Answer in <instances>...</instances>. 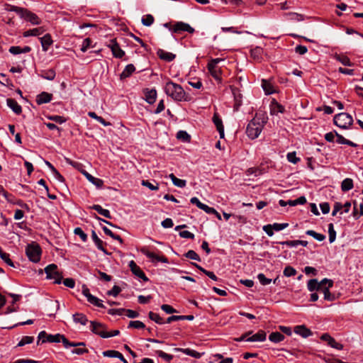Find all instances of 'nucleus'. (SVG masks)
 Here are the masks:
<instances>
[{
    "instance_id": "de8ad7c7",
    "label": "nucleus",
    "mask_w": 363,
    "mask_h": 363,
    "mask_svg": "<svg viewBox=\"0 0 363 363\" xmlns=\"http://www.w3.org/2000/svg\"><path fill=\"white\" fill-rule=\"evenodd\" d=\"M150 319L155 321L157 324H163L164 321L159 314L150 311L148 314Z\"/></svg>"
},
{
    "instance_id": "9d476101",
    "label": "nucleus",
    "mask_w": 363,
    "mask_h": 363,
    "mask_svg": "<svg viewBox=\"0 0 363 363\" xmlns=\"http://www.w3.org/2000/svg\"><path fill=\"white\" fill-rule=\"evenodd\" d=\"M107 46L111 50L113 55L116 58H122L125 52L121 49L116 39H111Z\"/></svg>"
},
{
    "instance_id": "5701e85b",
    "label": "nucleus",
    "mask_w": 363,
    "mask_h": 363,
    "mask_svg": "<svg viewBox=\"0 0 363 363\" xmlns=\"http://www.w3.org/2000/svg\"><path fill=\"white\" fill-rule=\"evenodd\" d=\"M157 55L160 59L165 60L167 62L172 61L176 55L172 52H166L163 50H159L157 52Z\"/></svg>"
},
{
    "instance_id": "c85d7f7f",
    "label": "nucleus",
    "mask_w": 363,
    "mask_h": 363,
    "mask_svg": "<svg viewBox=\"0 0 363 363\" xmlns=\"http://www.w3.org/2000/svg\"><path fill=\"white\" fill-rule=\"evenodd\" d=\"M335 136L337 137V143L339 144H345L351 147H357V145L354 143L352 141L345 139L342 135L339 134L337 131H335Z\"/></svg>"
},
{
    "instance_id": "cd10ccee",
    "label": "nucleus",
    "mask_w": 363,
    "mask_h": 363,
    "mask_svg": "<svg viewBox=\"0 0 363 363\" xmlns=\"http://www.w3.org/2000/svg\"><path fill=\"white\" fill-rule=\"evenodd\" d=\"M44 32V30L42 27L35 28L33 29H30L23 33L24 37H30V36H38Z\"/></svg>"
},
{
    "instance_id": "c756f323",
    "label": "nucleus",
    "mask_w": 363,
    "mask_h": 363,
    "mask_svg": "<svg viewBox=\"0 0 363 363\" xmlns=\"http://www.w3.org/2000/svg\"><path fill=\"white\" fill-rule=\"evenodd\" d=\"M284 16L291 21H302L304 20V16L298 13L289 12L284 13Z\"/></svg>"
},
{
    "instance_id": "c9c22d12",
    "label": "nucleus",
    "mask_w": 363,
    "mask_h": 363,
    "mask_svg": "<svg viewBox=\"0 0 363 363\" xmlns=\"http://www.w3.org/2000/svg\"><path fill=\"white\" fill-rule=\"evenodd\" d=\"M91 208L96 211L100 215L104 216L107 218H111V213L110 211L107 209L103 208L100 205H94Z\"/></svg>"
},
{
    "instance_id": "f03ea898",
    "label": "nucleus",
    "mask_w": 363,
    "mask_h": 363,
    "mask_svg": "<svg viewBox=\"0 0 363 363\" xmlns=\"http://www.w3.org/2000/svg\"><path fill=\"white\" fill-rule=\"evenodd\" d=\"M165 94L176 101H186L189 100L188 96L182 88L178 84L172 81H168L164 87Z\"/></svg>"
},
{
    "instance_id": "dca6fc26",
    "label": "nucleus",
    "mask_w": 363,
    "mask_h": 363,
    "mask_svg": "<svg viewBox=\"0 0 363 363\" xmlns=\"http://www.w3.org/2000/svg\"><path fill=\"white\" fill-rule=\"evenodd\" d=\"M331 287H333V286H330L329 283H327L323 285L320 291L324 294V299L329 301H333L335 299V296L330 292Z\"/></svg>"
},
{
    "instance_id": "09e8293b",
    "label": "nucleus",
    "mask_w": 363,
    "mask_h": 363,
    "mask_svg": "<svg viewBox=\"0 0 363 363\" xmlns=\"http://www.w3.org/2000/svg\"><path fill=\"white\" fill-rule=\"evenodd\" d=\"M296 270L294 267L287 266L284 268L283 274L285 277H289L296 275Z\"/></svg>"
},
{
    "instance_id": "6e6552de",
    "label": "nucleus",
    "mask_w": 363,
    "mask_h": 363,
    "mask_svg": "<svg viewBox=\"0 0 363 363\" xmlns=\"http://www.w3.org/2000/svg\"><path fill=\"white\" fill-rule=\"evenodd\" d=\"M140 251L144 255L150 259L152 262H161L164 263H168V259L164 256H160L152 252H150L146 247H143L140 248Z\"/></svg>"
},
{
    "instance_id": "13d9d810",
    "label": "nucleus",
    "mask_w": 363,
    "mask_h": 363,
    "mask_svg": "<svg viewBox=\"0 0 363 363\" xmlns=\"http://www.w3.org/2000/svg\"><path fill=\"white\" fill-rule=\"evenodd\" d=\"M177 138L182 139L184 141L190 140V135L186 131L184 130H179L177 134Z\"/></svg>"
},
{
    "instance_id": "58836bf2",
    "label": "nucleus",
    "mask_w": 363,
    "mask_h": 363,
    "mask_svg": "<svg viewBox=\"0 0 363 363\" xmlns=\"http://www.w3.org/2000/svg\"><path fill=\"white\" fill-rule=\"evenodd\" d=\"M102 229L104 232V233L110 237H111L113 239L118 240L121 244L123 243V239L121 238L120 235L114 234L109 228H108L106 226L102 227Z\"/></svg>"
},
{
    "instance_id": "393cba45",
    "label": "nucleus",
    "mask_w": 363,
    "mask_h": 363,
    "mask_svg": "<svg viewBox=\"0 0 363 363\" xmlns=\"http://www.w3.org/2000/svg\"><path fill=\"white\" fill-rule=\"evenodd\" d=\"M63 338L65 337L63 335L56 334V335H48L47 336L46 340H43L42 342H60L63 343Z\"/></svg>"
},
{
    "instance_id": "b1692460",
    "label": "nucleus",
    "mask_w": 363,
    "mask_h": 363,
    "mask_svg": "<svg viewBox=\"0 0 363 363\" xmlns=\"http://www.w3.org/2000/svg\"><path fill=\"white\" fill-rule=\"evenodd\" d=\"M40 42L43 51H47L52 43V40L50 34H46L40 38Z\"/></svg>"
},
{
    "instance_id": "2f4dec72",
    "label": "nucleus",
    "mask_w": 363,
    "mask_h": 363,
    "mask_svg": "<svg viewBox=\"0 0 363 363\" xmlns=\"http://www.w3.org/2000/svg\"><path fill=\"white\" fill-rule=\"evenodd\" d=\"M135 70V68L133 64H129L125 66V69L121 74V78L125 79L130 77Z\"/></svg>"
},
{
    "instance_id": "ddd939ff",
    "label": "nucleus",
    "mask_w": 363,
    "mask_h": 363,
    "mask_svg": "<svg viewBox=\"0 0 363 363\" xmlns=\"http://www.w3.org/2000/svg\"><path fill=\"white\" fill-rule=\"evenodd\" d=\"M128 265H129V267H130L132 273L135 276L140 278L144 281H148V278L146 277L145 273L143 272V270L137 265V264L133 260H131L129 262Z\"/></svg>"
},
{
    "instance_id": "7c9ffc66",
    "label": "nucleus",
    "mask_w": 363,
    "mask_h": 363,
    "mask_svg": "<svg viewBox=\"0 0 363 363\" xmlns=\"http://www.w3.org/2000/svg\"><path fill=\"white\" fill-rule=\"evenodd\" d=\"M353 187V180L350 178L345 179L341 183V189L344 192L351 190Z\"/></svg>"
},
{
    "instance_id": "79ce46f5",
    "label": "nucleus",
    "mask_w": 363,
    "mask_h": 363,
    "mask_svg": "<svg viewBox=\"0 0 363 363\" xmlns=\"http://www.w3.org/2000/svg\"><path fill=\"white\" fill-rule=\"evenodd\" d=\"M155 353L158 357L162 358L167 362H170L173 359V356L172 354H167L162 350H157Z\"/></svg>"
},
{
    "instance_id": "412c9836",
    "label": "nucleus",
    "mask_w": 363,
    "mask_h": 363,
    "mask_svg": "<svg viewBox=\"0 0 363 363\" xmlns=\"http://www.w3.org/2000/svg\"><path fill=\"white\" fill-rule=\"evenodd\" d=\"M52 95L51 94L44 91L37 96L36 102L39 105L43 104H46V103L50 102L52 100Z\"/></svg>"
},
{
    "instance_id": "a18cd8bd",
    "label": "nucleus",
    "mask_w": 363,
    "mask_h": 363,
    "mask_svg": "<svg viewBox=\"0 0 363 363\" xmlns=\"http://www.w3.org/2000/svg\"><path fill=\"white\" fill-rule=\"evenodd\" d=\"M154 22V17L151 14H147L142 18V23L145 26H150Z\"/></svg>"
},
{
    "instance_id": "8fccbe9b",
    "label": "nucleus",
    "mask_w": 363,
    "mask_h": 363,
    "mask_svg": "<svg viewBox=\"0 0 363 363\" xmlns=\"http://www.w3.org/2000/svg\"><path fill=\"white\" fill-rule=\"evenodd\" d=\"M34 338L31 336H24L22 337L21 341L18 343V347H22L27 344H30L33 342Z\"/></svg>"
},
{
    "instance_id": "aec40b11",
    "label": "nucleus",
    "mask_w": 363,
    "mask_h": 363,
    "mask_svg": "<svg viewBox=\"0 0 363 363\" xmlns=\"http://www.w3.org/2000/svg\"><path fill=\"white\" fill-rule=\"evenodd\" d=\"M294 332L304 338H306L312 335L311 331L305 325L296 326L294 328Z\"/></svg>"
},
{
    "instance_id": "864d4df0",
    "label": "nucleus",
    "mask_w": 363,
    "mask_h": 363,
    "mask_svg": "<svg viewBox=\"0 0 363 363\" xmlns=\"http://www.w3.org/2000/svg\"><path fill=\"white\" fill-rule=\"evenodd\" d=\"M257 279L259 281V282L261 283V284H262L264 286L268 285L272 282L271 279L267 278L265 277V275L262 273H260L257 275Z\"/></svg>"
},
{
    "instance_id": "680f3d73",
    "label": "nucleus",
    "mask_w": 363,
    "mask_h": 363,
    "mask_svg": "<svg viewBox=\"0 0 363 363\" xmlns=\"http://www.w3.org/2000/svg\"><path fill=\"white\" fill-rule=\"evenodd\" d=\"M284 107L277 102L274 104V106L272 108V113H284Z\"/></svg>"
},
{
    "instance_id": "1a4fd4ad",
    "label": "nucleus",
    "mask_w": 363,
    "mask_h": 363,
    "mask_svg": "<svg viewBox=\"0 0 363 363\" xmlns=\"http://www.w3.org/2000/svg\"><path fill=\"white\" fill-rule=\"evenodd\" d=\"M20 17L29 21L33 25H39L41 23L40 18L35 13H32L26 9H23Z\"/></svg>"
},
{
    "instance_id": "338daca9",
    "label": "nucleus",
    "mask_w": 363,
    "mask_h": 363,
    "mask_svg": "<svg viewBox=\"0 0 363 363\" xmlns=\"http://www.w3.org/2000/svg\"><path fill=\"white\" fill-rule=\"evenodd\" d=\"M161 309L168 314H172L177 312L174 308L167 304L162 305Z\"/></svg>"
},
{
    "instance_id": "72a5a7b5",
    "label": "nucleus",
    "mask_w": 363,
    "mask_h": 363,
    "mask_svg": "<svg viewBox=\"0 0 363 363\" xmlns=\"http://www.w3.org/2000/svg\"><path fill=\"white\" fill-rule=\"evenodd\" d=\"M91 238L97 248L104 252H106V250L103 247V241L97 236L94 230L91 232Z\"/></svg>"
},
{
    "instance_id": "bb28decb",
    "label": "nucleus",
    "mask_w": 363,
    "mask_h": 363,
    "mask_svg": "<svg viewBox=\"0 0 363 363\" xmlns=\"http://www.w3.org/2000/svg\"><path fill=\"white\" fill-rule=\"evenodd\" d=\"M73 320L75 323H80L82 325H85L88 323L86 316L79 313L73 315Z\"/></svg>"
},
{
    "instance_id": "2eb2a0df",
    "label": "nucleus",
    "mask_w": 363,
    "mask_h": 363,
    "mask_svg": "<svg viewBox=\"0 0 363 363\" xmlns=\"http://www.w3.org/2000/svg\"><path fill=\"white\" fill-rule=\"evenodd\" d=\"M82 172L85 176V177L89 180V182H90L91 184H93L99 189L102 188L104 185V181L102 179L93 177L91 174H90L86 171H82Z\"/></svg>"
},
{
    "instance_id": "49530a36",
    "label": "nucleus",
    "mask_w": 363,
    "mask_h": 363,
    "mask_svg": "<svg viewBox=\"0 0 363 363\" xmlns=\"http://www.w3.org/2000/svg\"><path fill=\"white\" fill-rule=\"evenodd\" d=\"M103 355L104 357H122V354L119 352L118 351L116 350H106L103 352Z\"/></svg>"
},
{
    "instance_id": "f257e3e1",
    "label": "nucleus",
    "mask_w": 363,
    "mask_h": 363,
    "mask_svg": "<svg viewBox=\"0 0 363 363\" xmlns=\"http://www.w3.org/2000/svg\"><path fill=\"white\" fill-rule=\"evenodd\" d=\"M267 119L262 114L255 115L247 126L246 134L249 138L254 140L259 137L267 123Z\"/></svg>"
},
{
    "instance_id": "f8f14e48",
    "label": "nucleus",
    "mask_w": 363,
    "mask_h": 363,
    "mask_svg": "<svg viewBox=\"0 0 363 363\" xmlns=\"http://www.w3.org/2000/svg\"><path fill=\"white\" fill-rule=\"evenodd\" d=\"M172 31L176 33L182 31H186L189 33H193L195 30L189 24L180 21L177 22L174 24V27L172 28Z\"/></svg>"
},
{
    "instance_id": "20e7f679",
    "label": "nucleus",
    "mask_w": 363,
    "mask_h": 363,
    "mask_svg": "<svg viewBox=\"0 0 363 363\" xmlns=\"http://www.w3.org/2000/svg\"><path fill=\"white\" fill-rule=\"evenodd\" d=\"M334 123L337 126L346 129L353 123L352 117L347 113H340L335 116Z\"/></svg>"
},
{
    "instance_id": "052dcab7",
    "label": "nucleus",
    "mask_w": 363,
    "mask_h": 363,
    "mask_svg": "<svg viewBox=\"0 0 363 363\" xmlns=\"http://www.w3.org/2000/svg\"><path fill=\"white\" fill-rule=\"evenodd\" d=\"M289 226V223H274V224H272V227L274 228L275 231H280Z\"/></svg>"
},
{
    "instance_id": "3c124183",
    "label": "nucleus",
    "mask_w": 363,
    "mask_h": 363,
    "mask_svg": "<svg viewBox=\"0 0 363 363\" xmlns=\"http://www.w3.org/2000/svg\"><path fill=\"white\" fill-rule=\"evenodd\" d=\"M145 324L140 320H131L129 323L128 328H134L137 329L145 328Z\"/></svg>"
},
{
    "instance_id": "a878e982",
    "label": "nucleus",
    "mask_w": 363,
    "mask_h": 363,
    "mask_svg": "<svg viewBox=\"0 0 363 363\" xmlns=\"http://www.w3.org/2000/svg\"><path fill=\"white\" fill-rule=\"evenodd\" d=\"M334 58L341 62L345 66L352 67L353 64L351 62L350 58L344 55L335 54Z\"/></svg>"
},
{
    "instance_id": "774afa93",
    "label": "nucleus",
    "mask_w": 363,
    "mask_h": 363,
    "mask_svg": "<svg viewBox=\"0 0 363 363\" xmlns=\"http://www.w3.org/2000/svg\"><path fill=\"white\" fill-rule=\"evenodd\" d=\"M303 271L306 275L312 274L315 276L318 274V270L313 267H306Z\"/></svg>"
},
{
    "instance_id": "e2e57ef3",
    "label": "nucleus",
    "mask_w": 363,
    "mask_h": 363,
    "mask_svg": "<svg viewBox=\"0 0 363 363\" xmlns=\"http://www.w3.org/2000/svg\"><path fill=\"white\" fill-rule=\"evenodd\" d=\"M262 52V50L260 48L257 47L255 49L251 50V56L255 59L259 60Z\"/></svg>"
},
{
    "instance_id": "4468645a",
    "label": "nucleus",
    "mask_w": 363,
    "mask_h": 363,
    "mask_svg": "<svg viewBox=\"0 0 363 363\" xmlns=\"http://www.w3.org/2000/svg\"><path fill=\"white\" fill-rule=\"evenodd\" d=\"M320 339L325 342H327L328 345L331 347L341 350L343 348V345L339 342H337L329 334L324 333L321 335Z\"/></svg>"
},
{
    "instance_id": "0eeeda50",
    "label": "nucleus",
    "mask_w": 363,
    "mask_h": 363,
    "mask_svg": "<svg viewBox=\"0 0 363 363\" xmlns=\"http://www.w3.org/2000/svg\"><path fill=\"white\" fill-rule=\"evenodd\" d=\"M329 283L330 286H333V281L331 279H323L322 281H318L316 279H310L307 284V288L310 291H320L323 284Z\"/></svg>"
},
{
    "instance_id": "4d7b16f0",
    "label": "nucleus",
    "mask_w": 363,
    "mask_h": 363,
    "mask_svg": "<svg viewBox=\"0 0 363 363\" xmlns=\"http://www.w3.org/2000/svg\"><path fill=\"white\" fill-rule=\"evenodd\" d=\"M75 235H79L82 241L85 242L87 240V235L82 230L81 228H76L74 230Z\"/></svg>"
},
{
    "instance_id": "a19ab883",
    "label": "nucleus",
    "mask_w": 363,
    "mask_h": 363,
    "mask_svg": "<svg viewBox=\"0 0 363 363\" xmlns=\"http://www.w3.org/2000/svg\"><path fill=\"white\" fill-rule=\"evenodd\" d=\"M306 233L310 236H312L313 238L318 241H323L325 239V236L324 235L318 233L313 230H308Z\"/></svg>"
},
{
    "instance_id": "473e14b6",
    "label": "nucleus",
    "mask_w": 363,
    "mask_h": 363,
    "mask_svg": "<svg viewBox=\"0 0 363 363\" xmlns=\"http://www.w3.org/2000/svg\"><path fill=\"white\" fill-rule=\"evenodd\" d=\"M169 177L171 179L173 184L176 186L183 188L186 186V182L184 179H178L174 174H170L169 175Z\"/></svg>"
},
{
    "instance_id": "37998d69",
    "label": "nucleus",
    "mask_w": 363,
    "mask_h": 363,
    "mask_svg": "<svg viewBox=\"0 0 363 363\" xmlns=\"http://www.w3.org/2000/svg\"><path fill=\"white\" fill-rule=\"evenodd\" d=\"M5 9L9 11H14L21 16L24 8L18 7L10 4H6Z\"/></svg>"
},
{
    "instance_id": "4c0bfd02",
    "label": "nucleus",
    "mask_w": 363,
    "mask_h": 363,
    "mask_svg": "<svg viewBox=\"0 0 363 363\" xmlns=\"http://www.w3.org/2000/svg\"><path fill=\"white\" fill-rule=\"evenodd\" d=\"M40 77L48 80H53L55 77V72L52 69L43 71Z\"/></svg>"
},
{
    "instance_id": "423d86ee",
    "label": "nucleus",
    "mask_w": 363,
    "mask_h": 363,
    "mask_svg": "<svg viewBox=\"0 0 363 363\" xmlns=\"http://www.w3.org/2000/svg\"><path fill=\"white\" fill-rule=\"evenodd\" d=\"M223 61L222 59L216 58L213 59L208 64V69L211 73V76L216 80L221 81V70L218 67V62Z\"/></svg>"
},
{
    "instance_id": "69168bd1",
    "label": "nucleus",
    "mask_w": 363,
    "mask_h": 363,
    "mask_svg": "<svg viewBox=\"0 0 363 363\" xmlns=\"http://www.w3.org/2000/svg\"><path fill=\"white\" fill-rule=\"evenodd\" d=\"M142 185L149 188L150 190H157L159 189L158 184L155 185L147 180H143Z\"/></svg>"
},
{
    "instance_id": "603ef678",
    "label": "nucleus",
    "mask_w": 363,
    "mask_h": 363,
    "mask_svg": "<svg viewBox=\"0 0 363 363\" xmlns=\"http://www.w3.org/2000/svg\"><path fill=\"white\" fill-rule=\"evenodd\" d=\"M289 162L296 164L300 161V158L296 157V152H289L286 155Z\"/></svg>"
},
{
    "instance_id": "ea45409f",
    "label": "nucleus",
    "mask_w": 363,
    "mask_h": 363,
    "mask_svg": "<svg viewBox=\"0 0 363 363\" xmlns=\"http://www.w3.org/2000/svg\"><path fill=\"white\" fill-rule=\"evenodd\" d=\"M87 301L96 306H98L99 308H104V304L101 303V301L99 300L98 298H96V296H93L92 294H89L88 296V298H87Z\"/></svg>"
},
{
    "instance_id": "bf43d9fd",
    "label": "nucleus",
    "mask_w": 363,
    "mask_h": 363,
    "mask_svg": "<svg viewBox=\"0 0 363 363\" xmlns=\"http://www.w3.org/2000/svg\"><path fill=\"white\" fill-rule=\"evenodd\" d=\"M213 121L217 129L224 128L221 118L216 113H215L213 117Z\"/></svg>"
},
{
    "instance_id": "0e129e2a",
    "label": "nucleus",
    "mask_w": 363,
    "mask_h": 363,
    "mask_svg": "<svg viewBox=\"0 0 363 363\" xmlns=\"http://www.w3.org/2000/svg\"><path fill=\"white\" fill-rule=\"evenodd\" d=\"M121 291V289L119 286L115 285L111 290L107 291V295L116 297L119 294Z\"/></svg>"
},
{
    "instance_id": "6e6d98bb",
    "label": "nucleus",
    "mask_w": 363,
    "mask_h": 363,
    "mask_svg": "<svg viewBox=\"0 0 363 363\" xmlns=\"http://www.w3.org/2000/svg\"><path fill=\"white\" fill-rule=\"evenodd\" d=\"M192 87L199 89L202 86V82L199 79H192L188 82Z\"/></svg>"
},
{
    "instance_id": "f3484780",
    "label": "nucleus",
    "mask_w": 363,
    "mask_h": 363,
    "mask_svg": "<svg viewBox=\"0 0 363 363\" xmlns=\"http://www.w3.org/2000/svg\"><path fill=\"white\" fill-rule=\"evenodd\" d=\"M7 106L17 115L22 112V108L18 103L13 99H6Z\"/></svg>"
},
{
    "instance_id": "9b49d317",
    "label": "nucleus",
    "mask_w": 363,
    "mask_h": 363,
    "mask_svg": "<svg viewBox=\"0 0 363 363\" xmlns=\"http://www.w3.org/2000/svg\"><path fill=\"white\" fill-rule=\"evenodd\" d=\"M90 324L91 332L103 338H105V336H107L106 326L104 324L96 321H90Z\"/></svg>"
},
{
    "instance_id": "4be33fe9",
    "label": "nucleus",
    "mask_w": 363,
    "mask_h": 363,
    "mask_svg": "<svg viewBox=\"0 0 363 363\" xmlns=\"http://www.w3.org/2000/svg\"><path fill=\"white\" fill-rule=\"evenodd\" d=\"M31 50L30 47L25 46L23 48H21L20 46H11L9 48V52L13 55H18L21 53H27Z\"/></svg>"
},
{
    "instance_id": "a211bd4d",
    "label": "nucleus",
    "mask_w": 363,
    "mask_h": 363,
    "mask_svg": "<svg viewBox=\"0 0 363 363\" xmlns=\"http://www.w3.org/2000/svg\"><path fill=\"white\" fill-rule=\"evenodd\" d=\"M144 94L145 99L148 104H152L153 103H155L157 98V91L155 89H145L144 91Z\"/></svg>"
},
{
    "instance_id": "5fc2aeb1",
    "label": "nucleus",
    "mask_w": 363,
    "mask_h": 363,
    "mask_svg": "<svg viewBox=\"0 0 363 363\" xmlns=\"http://www.w3.org/2000/svg\"><path fill=\"white\" fill-rule=\"evenodd\" d=\"M185 256H186V257L191 259L201 261V259H200L199 256L198 255V254L192 250H189L185 254Z\"/></svg>"
},
{
    "instance_id": "39448f33",
    "label": "nucleus",
    "mask_w": 363,
    "mask_h": 363,
    "mask_svg": "<svg viewBox=\"0 0 363 363\" xmlns=\"http://www.w3.org/2000/svg\"><path fill=\"white\" fill-rule=\"evenodd\" d=\"M46 277L48 279H53L55 284H60L62 279V275L57 269V266L55 264L48 265L45 268Z\"/></svg>"
},
{
    "instance_id": "e433bc0d",
    "label": "nucleus",
    "mask_w": 363,
    "mask_h": 363,
    "mask_svg": "<svg viewBox=\"0 0 363 363\" xmlns=\"http://www.w3.org/2000/svg\"><path fill=\"white\" fill-rule=\"evenodd\" d=\"M262 86L266 94H272L274 92L273 86L267 80H262Z\"/></svg>"
},
{
    "instance_id": "6ab92c4d",
    "label": "nucleus",
    "mask_w": 363,
    "mask_h": 363,
    "mask_svg": "<svg viewBox=\"0 0 363 363\" xmlns=\"http://www.w3.org/2000/svg\"><path fill=\"white\" fill-rule=\"evenodd\" d=\"M266 333L264 330H259L256 334L248 337L247 342H263L266 340Z\"/></svg>"
},
{
    "instance_id": "7ed1b4c3",
    "label": "nucleus",
    "mask_w": 363,
    "mask_h": 363,
    "mask_svg": "<svg viewBox=\"0 0 363 363\" xmlns=\"http://www.w3.org/2000/svg\"><path fill=\"white\" fill-rule=\"evenodd\" d=\"M26 253L31 262L37 263L40 259L41 248L38 244L32 242L27 245Z\"/></svg>"
},
{
    "instance_id": "f704fd0d",
    "label": "nucleus",
    "mask_w": 363,
    "mask_h": 363,
    "mask_svg": "<svg viewBox=\"0 0 363 363\" xmlns=\"http://www.w3.org/2000/svg\"><path fill=\"white\" fill-rule=\"evenodd\" d=\"M284 336L281 333L274 332L272 333L269 336V340L274 343H278L284 340Z\"/></svg>"
},
{
    "instance_id": "c03bdc74",
    "label": "nucleus",
    "mask_w": 363,
    "mask_h": 363,
    "mask_svg": "<svg viewBox=\"0 0 363 363\" xmlns=\"http://www.w3.org/2000/svg\"><path fill=\"white\" fill-rule=\"evenodd\" d=\"M329 241L330 243L333 242L336 238V232L334 229L333 223L328 225Z\"/></svg>"
}]
</instances>
